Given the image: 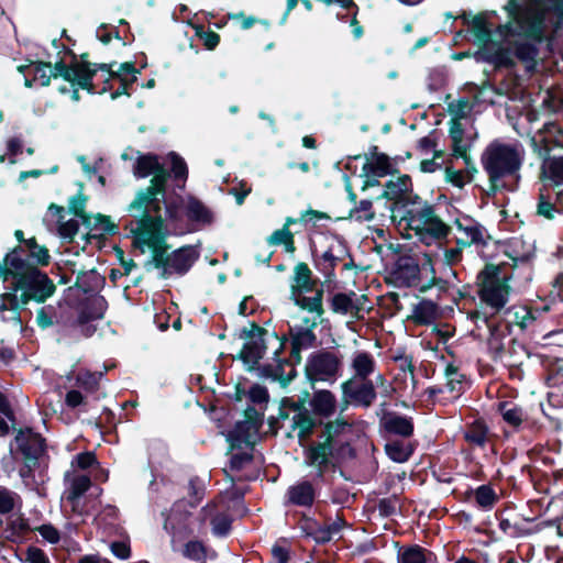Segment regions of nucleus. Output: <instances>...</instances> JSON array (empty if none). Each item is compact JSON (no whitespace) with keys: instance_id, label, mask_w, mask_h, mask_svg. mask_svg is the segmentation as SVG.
<instances>
[{"instance_id":"49530a36","label":"nucleus","mask_w":563,"mask_h":563,"mask_svg":"<svg viewBox=\"0 0 563 563\" xmlns=\"http://www.w3.org/2000/svg\"><path fill=\"white\" fill-rule=\"evenodd\" d=\"M399 205L406 208L404 219L407 220L408 225L413 224L411 220H413V217L416 216L415 212L411 211H420L426 207H432V205H429L428 202L423 201L419 195L415 194L412 191V187L408 189L404 197V200Z\"/></svg>"},{"instance_id":"4be33fe9","label":"nucleus","mask_w":563,"mask_h":563,"mask_svg":"<svg viewBox=\"0 0 563 563\" xmlns=\"http://www.w3.org/2000/svg\"><path fill=\"white\" fill-rule=\"evenodd\" d=\"M310 412L318 419H329L336 411L335 395L328 389H313V394L308 399Z\"/></svg>"},{"instance_id":"a19ab883","label":"nucleus","mask_w":563,"mask_h":563,"mask_svg":"<svg viewBox=\"0 0 563 563\" xmlns=\"http://www.w3.org/2000/svg\"><path fill=\"white\" fill-rule=\"evenodd\" d=\"M449 136L452 142V155L454 157H464V150H471V143H464V126L459 118H452L449 122Z\"/></svg>"},{"instance_id":"39448f33","label":"nucleus","mask_w":563,"mask_h":563,"mask_svg":"<svg viewBox=\"0 0 563 563\" xmlns=\"http://www.w3.org/2000/svg\"><path fill=\"white\" fill-rule=\"evenodd\" d=\"M18 280L13 282V291L21 290V302L30 301L44 303L56 291V285L48 275L38 267H30L24 273L18 274Z\"/></svg>"},{"instance_id":"c9c22d12","label":"nucleus","mask_w":563,"mask_h":563,"mask_svg":"<svg viewBox=\"0 0 563 563\" xmlns=\"http://www.w3.org/2000/svg\"><path fill=\"white\" fill-rule=\"evenodd\" d=\"M292 429L298 430L297 437L300 442L309 440L316 428L321 427L322 420L312 416V413L302 412L292 416Z\"/></svg>"},{"instance_id":"13d9d810","label":"nucleus","mask_w":563,"mask_h":563,"mask_svg":"<svg viewBox=\"0 0 563 563\" xmlns=\"http://www.w3.org/2000/svg\"><path fill=\"white\" fill-rule=\"evenodd\" d=\"M544 183L563 188V156L554 157L549 162Z\"/></svg>"},{"instance_id":"f704fd0d","label":"nucleus","mask_w":563,"mask_h":563,"mask_svg":"<svg viewBox=\"0 0 563 563\" xmlns=\"http://www.w3.org/2000/svg\"><path fill=\"white\" fill-rule=\"evenodd\" d=\"M497 411L501 416L504 422L509 426L512 431H519L525 422L523 409L511 401H499Z\"/></svg>"},{"instance_id":"aec40b11","label":"nucleus","mask_w":563,"mask_h":563,"mask_svg":"<svg viewBox=\"0 0 563 563\" xmlns=\"http://www.w3.org/2000/svg\"><path fill=\"white\" fill-rule=\"evenodd\" d=\"M201 523L209 520L212 533L217 537H227L232 530L233 518L228 512L217 511L216 503H208L199 512Z\"/></svg>"},{"instance_id":"7c9ffc66","label":"nucleus","mask_w":563,"mask_h":563,"mask_svg":"<svg viewBox=\"0 0 563 563\" xmlns=\"http://www.w3.org/2000/svg\"><path fill=\"white\" fill-rule=\"evenodd\" d=\"M318 279L313 277L312 271L305 262H299L294 268L292 283L290 285V294L298 291H313L317 287Z\"/></svg>"},{"instance_id":"4468645a","label":"nucleus","mask_w":563,"mask_h":563,"mask_svg":"<svg viewBox=\"0 0 563 563\" xmlns=\"http://www.w3.org/2000/svg\"><path fill=\"white\" fill-rule=\"evenodd\" d=\"M108 309V301L101 295L84 300L77 311L76 322L81 327L85 336H91L96 332V327L89 324L91 321L103 319Z\"/></svg>"},{"instance_id":"c85d7f7f","label":"nucleus","mask_w":563,"mask_h":563,"mask_svg":"<svg viewBox=\"0 0 563 563\" xmlns=\"http://www.w3.org/2000/svg\"><path fill=\"white\" fill-rule=\"evenodd\" d=\"M188 221L200 225H210L214 221L213 212L197 197L188 196L185 208Z\"/></svg>"},{"instance_id":"9b49d317","label":"nucleus","mask_w":563,"mask_h":563,"mask_svg":"<svg viewBox=\"0 0 563 563\" xmlns=\"http://www.w3.org/2000/svg\"><path fill=\"white\" fill-rule=\"evenodd\" d=\"M66 54L71 58L77 75L80 79L78 87L86 90L90 95H103L110 91V86L99 87L95 81V77L99 70H108L107 63H91L89 62V53L78 55L70 48L65 47Z\"/></svg>"},{"instance_id":"e433bc0d","label":"nucleus","mask_w":563,"mask_h":563,"mask_svg":"<svg viewBox=\"0 0 563 563\" xmlns=\"http://www.w3.org/2000/svg\"><path fill=\"white\" fill-rule=\"evenodd\" d=\"M82 190L84 184L79 183V191L68 200V211L79 218L84 227L91 229L92 216L86 212L88 196L85 195Z\"/></svg>"},{"instance_id":"864d4df0","label":"nucleus","mask_w":563,"mask_h":563,"mask_svg":"<svg viewBox=\"0 0 563 563\" xmlns=\"http://www.w3.org/2000/svg\"><path fill=\"white\" fill-rule=\"evenodd\" d=\"M168 157L172 163V168L169 173H173L174 179L176 181H180L181 184H177V187L181 190L185 189L186 181L188 179V166L185 159L177 154L176 152H170Z\"/></svg>"},{"instance_id":"7ed1b4c3","label":"nucleus","mask_w":563,"mask_h":563,"mask_svg":"<svg viewBox=\"0 0 563 563\" xmlns=\"http://www.w3.org/2000/svg\"><path fill=\"white\" fill-rule=\"evenodd\" d=\"M481 163L488 176L490 191L496 194L503 178L519 177L522 158L516 146L495 140L483 151Z\"/></svg>"},{"instance_id":"774afa93","label":"nucleus","mask_w":563,"mask_h":563,"mask_svg":"<svg viewBox=\"0 0 563 563\" xmlns=\"http://www.w3.org/2000/svg\"><path fill=\"white\" fill-rule=\"evenodd\" d=\"M31 65L34 68V78L41 81V86H49L51 80L53 78V73L49 71V69L52 68V63L44 60H31Z\"/></svg>"},{"instance_id":"f8f14e48","label":"nucleus","mask_w":563,"mask_h":563,"mask_svg":"<svg viewBox=\"0 0 563 563\" xmlns=\"http://www.w3.org/2000/svg\"><path fill=\"white\" fill-rule=\"evenodd\" d=\"M415 217L411 222L412 225H409L410 229L415 230L417 235L420 236V240L426 244H429L427 239L431 240H442L445 239L450 232L451 227L444 223L434 211V207H426L420 211H413Z\"/></svg>"},{"instance_id":"9d476101","label":"nucleus","mask_w":563,"mask_h":563,"mask_svg":"<svg viewBox=\"0 0 563 563\" xmlns=\"http://www.w3.org/2000/svg\"><path fill=\"white\" fill-rule=\"evenodd\" d=\"M341 366L340 358L332 352L321 350L311 353L305 365V377L314 389L318 382H334Z\"/></svg>"},{"instance_id":"09e8293b","label":"nucleus","mask_w":563,"mask_h":563,"mask_svg":"<svg viewBox=\"0 0 563 563\" xmlns=\"http://www.w3.org/2000/svg\"><path fill=\"white\" fill-rule=\"evenodd\" d=\"M476 506L483 510H490L498 503L499 497L489 484H484L474 489Z\"/></svg>"},{"instance_id":"1a4fd4ad","label":"nucleus","mask_w":563,"mask_h":563,"mask_svg":"<svg viewBox=\"0 0 563 563\" xmlns=\"http://www.w3.org/2000/svg\"><path fill=\"white\" fill-rule=\"evenodd\" d=\"M250 328L240 330L239 338L245 340L238 358L245 365L247 372H254L257 363L264 357L267 351L265 336L268 331L255 321L249 322Z\"/></svg>"},{"instance_id":"052dcab7","label":"nucleus","mask_w":563,"mask_h":563,"mask_svg":"<svg viewBox=\"0 0 563 563\" xmlns=\"http://www.w3.org/2000/svg\"><path fill=\"white\" fill-rule=\"evenodd\" d=\"M206 485L199 476H192L188 483V496L190 507H196L205 497Z\"/></svg>"},{"instance_id":"72a5a7b5","label":"nucleus","mask_w":563,"mask_h":563,"mask_svg":"<svg viewBox=\"0 0 563 563\" xmlns=\"http://www.w3.org/2000/svg\"><path fill=\"white\" fill-rule=\"evenodd\" d=\"M439 306L429 299H421L413 306L412 314L409 319L417 325H430L438 318Z\"/></svg>"},{"instance_id":"0e129e2a","label":"nucleus","mask_w":563,"mask_h":563,"mask_svg":"<svg viewBox=\"0 0 563 563\" xmlns=\"http://www.w3.org/2000/svg\"><path fill=\"white\" fill-rule=\"evenodd\" d=\"M310 397V391L302 390L301 395L298 397L297 400H294L292 398L285 397L282 399V407L288 408L295 412V415H301L302 412L311 413L310 410L307 408L308 399Z\"/></svg>"},{"instance_id":"423d86ee","label":"nucleus","mask_w":563,"mask_h":563,"mask_svg":"<svg viewBox=\"0 0 563 563\" xmlns=\"http://www.w3.org/2000/svg\"><path fill=\"white\" fill-rule=\"evenodd\" d=\"M324 438L321 442L310 444L305 450V457L308 465L317 466V477H323L325 471L329 467L331 459H339L345 453H349L350 457H355V450L349 441L339 442L336 438L330 433H321Z\"/></svg>"},{"instance_id":"a878e982","label":"nucleus","mask_w":563,"mask_h":563,"mask_svg":"<svg viewBox=\"0 0 563 563\" xmlns=\"http://www.w3.org/2000/svg\"><path fill=\"white\" fill-rule=\"evenodd\" d=\"M338 249L339 254H334L335 247L334 245H330L321 256H318L316 251L312 250L314 267L324 276L325 282H331L335 277V268L344 258V254L341 253V247Z\"/></svg>"},{"instance_id":"c756f323","label":"nucleus","mask_w":563,"mask_h":563,"mask_svg":"<svg viewBox=\"0 0 563 563\" xmlns=\"http://www.w3.org/2000/svg\"><path fill=\"white\" fill-rule=\"evenodd\" d=\"M273 336H275L277 340L280 341L279 347L274 352V361L276 362V365L272 364H263L261 365L260 362L257 363V368L255 371L258 372V376L261 378H269L273 382H279L280 378V372H282V364L290 365V362L287 358H282L280 354L284 350L285 343L287 341V338L285 335L278 336L276 332L272 333Z\"/></svg>"},{"instance_id":"8fccbe9b","label":"nucleus","mask_w":563,"mask_h":563,"mask_svg":"<svg viewBox=\"0 0 563 563\" xmlns=\"http://www.w3.org/2000/svg\"><path fill=\"white\" fill-rule=\"evenodd\" d=\"M295 220H297V224L301 225L305 230L314 232L320 221H330L331 217L327 212L309 208L302 211Z\"/></svg>"},{"instance_id":"79ce46f5","label":"nucleus","mask_w":563,"mask_h":563,"mask_svg":"<svg viewBox=\"0 0 563 563\" xmlns=\"http://www.w3.org/2000/svg\"><path fill=\"white\" fill-rule=\"evenodd\" d=\"M431 556L434 554L430 550L419 544H411L399 551L398 563H430Z\"/></svg>"},{"instance_id":"de8ad7c7","label":"nucleus","mask_w":563,"mask_h":563,"mask_svg":"<svg viewBox=\"0 0 563 563\" xmlns=\"http://www.w3.org/2000/svg\"><path fill=\"white\" fill-rule=\"evenodd\" d=\"M104 376L103 372H91L89 369H80L75 377V385L82 388L87 393H95L100 387V380Z\"/></svg>"},{"instance_id":"f03ea898","label":"nucleus","mask_w":563,"mask_h":563,"mask_svg":"<svg viewBox=\"0 0 563 563\" xmlns=\"http://www.w3.org/2000/svg\"><path fill=\"white\" fill-rule=\"evenodd\" d=\"M133 174L136 178H146L151 175L153 177L148 187L136 192L128 211L130 213L145 210H152L154 213L162 211L170 173L159 162L158 155L154 153L140 154L133 166Z\"/></svg>"},{"instance_id":"58836bf2","label":"nucleus","mask_w":563,"mask_h":563,"mask_svg":"<svg viewBox=\"0 0 563 563\" xmlns=\"http://www.w3.org/2000/svg\"><path fill=\"white\" fill-rule=\"evenodd\" d=\"M545 13L547 12L542 10V12L536 13L525 23L519 22L523 30L525 37L534 43L543 42L545 33Z\"/></svg>"},{"instance_id":"ea45409f","label":"nucleus","mask_w":563,"mask_h":563,"mask_svg":"<svg viewBox=\"0 0 563 563\" xmlns=\"http://www.w3.org/2000/svg\"><path fill=\"white\" fill-rule=\"evenodd\" d=\"M362 172L364 175H372L376 177H385L387 175H395L399 173L398 169L393 168L390 158L387 154H379L375 157V159H367L363 167Z\"/></svg>"},{"instance_id":"c03bdc74","label":"nucleus","mask_w":563,"mask_h":563,"mask_svg":"<svg viewBox=\"0 0 563 563\" xmlns=\"http://www.w3.org/2000/svg\"><path fill=\"white\" fill-rule=\"evenodd\" d=\"M30 531L31 528L29 521L19 517L7 522V526L3 530V537L10 542L19 543L26 537Z\"/></svg>"},{"instance_id":"a211bd4d","label":"nucleus","mask_w":563,"mask_h":563,"mask_svg":"<svg viewBox=\"0 0 563 563\" xmlns=\"http://www.w3.org/2000/svg\"><path fill=\"white\" fill-rule=\"evenodd\" d=\"M317 488L310 481H299L285 493V506L311 508L317 499Z\"/></svg>"},{"instance_id":"4d7b16f0","label":"nucleus","mask_w":563,"mask_h":563,"mask_svg":"<svg viewBox=\"0 0 563 563\" xmlns=\"http://www.w3.org/2000/svg\"><path fill=\"white\" fill-rule=\"evenodd\" d=\"M183 555L191 561L207 563V548L199 540H190L185 543Z\"/></svg>"},{"instance_id":"bf43d9fd","label":"nucleus","mask_w":563,"mask_h":563,"mask_svg":"<svg viewBox=\"0 0 563 563\" xmlns=\"http://www.w3.org/2000/svg\"><path fill=\"white\" fill-rule=\"evenodd\" d=\"M445 377L448 378L446 386L450 391L460 394L463 389L465 375L459 371V367L453 363H449L444 371Z\"/></svg>"},{"instance_id":"6ab92c4d","label":"nucleus","mask_w":563,"mask_h":563,"mask_svg":"<svg viewBox=\"0 0 563 563\" xmlns=\"http://www.w3.org/2000/svg\"><path fill=\"white\" fill-rule=\"evenodd\" d=\"M457 230L465 234V239H457L456 244L462 246H486L484 238L485 228L470 216H462L454 221Z\"/></svg>"},{"instance_id":"2f4dec72","label":"nucleus","mask_w":563,"mask_h":563,"mask_svg":"<svg viewBox=\"0 0 563 563\" xmlns=\"http://www.w3.org/2000/svg\"><path fill=\"white\" fill-rule=\"evenodd\" d=\"M489 330L490 334L487 340V350L490 355V358L494 362L503 361L507 355H509V358H511L515 340L511 339L509 341V346L506 347L503 342V340L505 339V334L500 332L497 327H493Z\"/></svg>"},{"instance_id":"680f3d73","label":"nucleus","mask_w":563,"mask_h":563,"mask_svg":"<svg viewBox=\"0 0 563 563\" xmlns=\"http://www.w3.org/2000/svg\"><path fill=\"white\" fill-rule=\"evenodd\" d=\"M77 311L71 306L60 307L59 310H56V325L62 329H75L78 328V322H76Z\"/></svg>"},{"instance_id":"dca6fc26","label":"nucleus","mask_w":563,"mask_h":563,"mask_svg":"<svg viewBox=\"0 0 563 563\" xmlns=\"http://www.w3.org/2000/svg\"><path fill=\"white\" fill-rule=\"evenodd\" d=\"M200 253L192 245H184L172 253H169V258L167 261V274L163 279L169 278L173 274H177L179 276L186 275L194 264L199 260Z\"/></svg>"},{"instance_id":"bb28decb","label":"nucleus","mask_w":563,"mask_h":563,"mask_svg":"<svg viewBox=\"0 0 563 563\" xmlns=\"http://www.w3.org/2000/svg\"><path fill=\"white\" fill-rule=\"evenodd\" d=\"M320 322L321 320L305 317L302 319V323L306 325L305 328L299 327L296 328V330L290 329V344L300 347L301 350L314 346L317 343L314 329Z\"/></svg>"},{"instance_id":"473e14b6","label":"nucleus","mask_w":563,"mask_h":563,"mask_svg":"<svg viewBox=\"0 0 563 563\" xmlns=\"http://www.w3.org/2000/svg\"><path fill=\"white\" fill-rule=\"evenodd\" d=\"M410 187H412L411 177L407 174L400 175L396 180H388L385 184V189L377 199L384 198L399 205Z\"/></svg>"},{"instance_id":"603ef678","label":"nucleus","mask_w":563,"mask_h":563,"mask_svg":"<svg viewBox=\"0 0 563 563\" xmlns=\"http://www.w3.org/2000/svg\"><path fill=\"white\" fill-rule=\"evenodd\" d=\"M49 71L53 73L54 79L60 77L65 81L69 82L71 87H78V82L80 81V79L77 75L73 60H70L69 64H66L63 59H60L55 64H52V68L49 69Z\"/></svg>"},{"instance_id":"e2e57ef3","label":"nucleus","mask_w":563,"mask_h":563,"mask_svg":"<svg viewBox=\"0 0 563 563\" xmlns=\"http://www.w3.org/2000/svg\"><path fill=\"white\" fill-rule=\"evenodd\" d=\"M90 486H91V479L89 476H87V475L76 476L71 481L67 499L71 503L79 499L90 488Z\"/></svg>"},{"instance_id":"393cba45","label":"nucleus","mask_w":563,"mask_h":563,"mask_svg":"<svg viewBox=\"0 0 563 563\" xmlns=\"http://www.w3.org/2000/svg\"><path fill=\"white\" fill-rule=\"evenodd\" d=\"M461 19L463 24L471 27L477 43L485 46L493 42V31L489 27L486 12H479L473 18L470 13L463 12Z\"/></svg>"},{"instance_id":"cd10ccee","label":"nucleus","mask_w":563,"mask_h":563,"mask_svg":"<svg viewBox=\"0 0 563 563\" xmlns=\"http://www.w3.org/2000/svg\"><path fill=\"white\" fill-rule=\"evenodd\" d=\"M291 225H298L294 217H287L282 229L275 230L268 238L269 245H283L286 253L294 254L296 252L295 234L300 233L299 230L291 231Z\"/></svg>"},{"instance_id":"ddd939ff","label":"nucleus","mask_w":563,"mask_h":563,"mask_svg":"<svg viewBox=\"0 0 563 563\" xmlns=\"http://www.w3.org/2000/svg\"><path fill=\"white\" fill-rule=\"evenodd\" d=\"M536 216L549 221L563 216V188L543 181L538 192Z\"/></svg>"},{"instance_id":"20e7f679","label":"nucleus","mask_w":563,"mask_h":563,"mask_svg":"<svg viewBox=\"0 0 563 563\" xmlns=\"http://www.w3.org/2000/svg\"><path fill=\"white\" fill-rule=\"evenodd\" d=\"M500 273L499 266L486 264L477 275V295L481 301L493 310L492 316L505 308L511 290L508 278L503 277Z\"/></svg>"},{"instance_id":"37998d69","label":"nucleus","mask_w":563,"mask_h":563,"mask_svg":"<svg viewBox=\"0 0 563 563\" xmlns=\"http://www.w3.org/2000/svg\"><path fill=\"white\" fill-rule=\"evenodd\" d=\"M324 525L320 523L316 518L306 514H301L299 518V528L302 533L311 538L317 544H324Z\"/></svg>"},{"instance_id":"5fc2aeb1","label":"nucleus","mask_w":563,"mask_h":563,"mask_svg":"<svg viewBox=\"0 0 563 563\" xmlns=\"http://www.w3.org/2000/svg\"><path fill=\"white\" fill-rule=\"evenodd\" d=\"M25 247L29 250V257L38 266H47L51 261L49 251L46 246L40 245L34 236L25 241Z\"/></svg>"},{"instance_id":"4c0bfd02","label":"nucleus","mask_w":563,"mask_h":563,"mask_svg":"<svg viewBox=\"0 0 563 563\" xmlns=\"http://www.w3.org/2000/svg\"><path fill=\"white\" fill-rule=\"evenodd\" d=\"M386 455L396 463H406L415 452V445L405 440H389L385 444Z\"/></svg>"},{"instance_id":"f3484780","label":"nucleus","mask_w":563,"mask_h":563,"mask_svg":"<svg viewBox=\"0 0 563 563\" xmlns=\"http://www.w3.org/2000/svg\"><path fill=\"white\" fill-rule=\"evenodd\" d=\"M379 426L384 433L402 439H409L415 433L413 419L394 411L383 410Z\"/></svg>"},{"instance_id":"6e6552de","label":"nucleus","mask_w":563,"mask_h":563,"mask_svg":"<svg viewBox=\"0 0 563 563\" xmlns=\"http://www.w3.org/2000/svg\"><path fill=\"white\" fill-rule=\"evenodd\" d=\"M15 435L10 443V453H20L24 460V467L20 470L22 477L31 473L32 467L38 465L40 457L46 451V439L31 427L15 429Z\"/></svg>"},{"instance_id":"0eeeda50","label":"nucleus","mask_w":563,"mask_h":563,"mask_svg":"<svg viewBox=\"0 0 563 563\" xmlns=\"http://www.w3.org/2000/svg\"><path fill=\"white\" fill-rule=\"evenodd\" d=\"M324 438L321 442L310 444L305 450V457L308 465L317 466V477H323L325 471L329 467L331 459H339L345 453H349L350 457H355V450L349 441L339 442L336 438L330 433H321Z\"/></svg>"},{"instance_id":"5701e85b","label":"nucleus","mask_w":563,"mask_h":563,"mask_svg":"<svg viewBox=\"0 0 563 563\" xmlns=\"http://www.w3.org/2000/svg\"><path fill=\"white\" fill-rule=\"evenodd\" d=\"M314 295L309 297L306 296L308 291H298L296 294H290L289 299L297 306L299 309L305 310L309 313L316 314V320L321 319L324 314L325 310L323 307V287L317 288L313 290Z\"/></svg>"},{"instance_id":"6e6d98bb","label":"nucleus","mask_w":563,"mask_h":563,"mask_svg":"<svg viewBox=\"0 0 563 563\" xmlns=\"http://www.w3.org/2000/svg\"><path fill=\"white\" fill-rule=\"evenodd\" d=\"M355 296L354 291L346 292H336L330 299V307L334 313L347 314L353 309H356L354 305L353 297Z\"/></svg>"},{"instance_id":"b1692460","label":"nucleus","mask_w":563,"mask_h":563,"mask_svg":"<svg viewBox=\"0 0 563 563\" xmlns=\"http://www.w3.org/2000/svg\"><path fill=\"white\" fill-rule=\"evenodd\" d=\"M492 437L493 433L484 418L467 423L463 432V439L471 448L485 449Z\"/></svg>"},{"instance_id":"69168bd1","label":"nucleus","mask_w":563,"mask_h":563,"mask_svg":"<svg viewBox=\"0 0 563 563\" xmlns=\"http://www.w3.org/2000/svg\"><path fill=\"white\" fill-rule=\"evenodd\" d=\"M533 3L544 12L556 16V26H563V0H533Z\"/></svg>"},{"instance_id":"412c9836","label":"nucleus","mask_w":563,"mask_h":563,"mask_svg":"<svg viewBox=\"0 0 563 563\" xmlns=\"http://www.w3.org/2000/svg\"><path fill=\"white\" fill-rule=\"evenodd\" d=\"M342 384L344 387H347L346 395L354 401L355 407L369 408L377 397V391L372 380H362V383L357 384L354 378H349Z\"/></svg>"},{"instance_id":"3c124183","label":"nucleus","mask_w":563,"mask_h":563,"mask_svg":"<svg viewBox=\"0 0 563 563\" xmlns=\"http://www.w3.org/2000/svg\"><path fill=\"white\" fill-rule=\"evenodd\" d=\"M23 252L21 246H15L11 252L7 253L3 257L7 266L12 269V277L14 282L18 280V274L26 272L30 267H36L35 265H30L26 260L22 258L19 253Z\"/></svg>"},{"instance_id":"f257e3e1","label":"nucleus","mask_w":563,"mask_h":563,"mask_svg":"<svg viewBox=\"0 0 563 563\" xmlns=\"http://www.w3.org/2000/svg\"><path fill=\"white\" fill-rule=\"evenodd\" d=\"M132 214L137 218V227L131 229L133 245L142 252H144L143 246H147L152 252L151 258L144 263L145 269L147 272L152 268L159 269V277H165L168 273L166 265L169 258V245L166 243L167 231L161 211L154 213L152 210H145Z\"/></svg>"},{"instance_id":"338daca9","label":"nucleus","mask_w":563,"mask_h":563,"mask_svg":"<svg viewBox=\"0 0 563 563\" xmlns=\"http://www.w3.org/2000/svg\"><path fill=\"white\" fill-rule=\"evenodd\" d=\"M484 59L496 67H512L514 60L507 48L498 47L494 53H485Z\"/></svg>"},{"instance_id":"a18cd8bd","label":"nucleus","mask_w":563,"mask_h":563,"mask_svg":"<svg viewBox=\"0 0 563 563\" xmlns=\"http://www.w3.org/2000/svg\"><path fill=\"white\" fill-rule=\"evenodd\" d=\"M352 368L355 372V377L369 380L368 376L375 371V360L368 352H358L352 361Z\"/></svg>"},{"instance_id":"2eb2a0df","label":"nucleus","mask_w":563,"mask_h":563,"mask_svg":"<svg viewBox=\"0 0 563 563\" xmlns=\"http://www.w3.org/2000/svg\"><path fill=\"white\" fill-rule=\"evenodd\" d=\"M390 278L397 287H417L421 280L419 261L412 256H399L390 273Z\"/></svg>"}]
</instances>
